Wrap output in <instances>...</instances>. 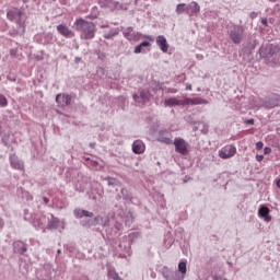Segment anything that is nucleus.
Returning a JSON list of instances; mask_svg holds the SVG:
<instances>
[{
    "label": "nucleus",
    "mask_w": 280,
    "mask_h": 280,
    "mask_svg": "<svg viewBox=\"0 0 280 280\" xmlns=\"http://www.w3.org/2000/svg\"><path fill=\"white\" fill-rule=\"evenodd\" d=\"M78 32H81V38L84 40H91L95 38V24L84 19H77L74 22Z\"/></svg>",
    "instance_id": "obj_1"
},
{
    "label": "nucleus",
    "mask_w": 280,
    "mask_h": 280,
    "mask_svg": "<svg viewBox=\"0 0 280 280\" xmlns=\"http://www.w3.org/2000/svg\"><path fill=\"white\" fill-rule=\"evenodd\" d=\"M230 38L234 45H240L242 43V39L244 38V27L241 25H235L230 31Z\"/></svg>",
    "instance_id": "obj_2"
},
{
    "label": "nucleus",
    "mask_w": 280,
    "mask_h": 280,
    "mask_svg": "<svg viewBox=\"0 0 280 280\" xmlns=\"http://www.w3.org/2000/svg\"><path fill=\"white\" fill-rule=\"evenodd\" d=\"M7 19L9 21H15L20 27L25 25V22H23V11L21 9H12L8 11Z\"/></svg>",
    "instance_id": "obj_3"
},
{
    "label": "nucleus",
    "mask_w": 280,
    "mask_h": 280,
    "mask_svg": "<svg viewBox=\"0 0 280 280\" xmlns=\"http://www.w3.org/2000/svg\"><path fill=\"white\" fill-rule=\"evenodd\" d=\"M173 145H175V152H177L178 154H182L183 156H187V154H189V149H187L188 144L185 139L175 138L173 141Z\"/></svg>",
    "instance_id": "obj_4"
},
{
    "label": "nucleus",
    "mask_w": 280,
    "mask_h": 280,
    "mask_svg": "<svg viewBox=\"0 0 280 280\" xmlns=\"http://www.w3.org/2000/svg\"><path fill=\"white\" fill-rule=\"evenodd\" d=\"M234 154H237V149L233 144H226L219 150L220 159H233Z\"/></svg>",
    "instance_id": "obj_5"
},
{
    "label": "nucleus",
    "mask_w": 280,
    "mask_h": 280,
    "mask_svg": "<svg viewBox=\"0 0 280 280\" xmlns=\"http://www.w3.org/2000/svg\"><path fill=\"white\" fill-rule=\"evenodd\" d=\"M57 32H59L61 36H65V38H73V36H75V33H73V31H71L69 26L65 24H59L57 26Z\"/></svg>",
    "instance_id": "obj_6"
},
{
    "label": "nucleus",
    "mask_w": 280,
    "mask_h": 280,
    "mask_svg": "<svg viewBox=\"0 0 280 280\" xmlns=\"http://www.w3.org/2000/svg\"><path fill=\"white\" fill-rule=\"evenodd\" d=\"M56 103L58 106L65 107L71 104V95L69 94H58L56 96Z\"/></svg>",
    "instance_id": "obj_7"
},
{
    "label": "nucleus",
    "mask_w": 280,
    "mask_h": 280,
    "mask_svg": "<svg viewBox=\"0 0 280 280\" xmlns=\"http://www.w3.org/2000/svg\"><path fill=\"white\" fill-rule=\"evenodd\" d=\"M279 51H280L279 46H275L272 44L260 48V54H265L267 56H273L275 54H279Z\"/></svg>",
    "instance_id": "obj_8"
},
{
    "label": "nucleus",
    "mask_w": 280,
    "mask_h": 280,
    "mask_svg": "<svg viewBox=\"0 0 280 280\" xmlns=\"http://www.w3.org/2000/svg\"><path fill=\"white\" fill-rule=\"evenodd\" d=\"M156 45L160 47L163 54H167V50L170 49V45L167 44V39L165 38V36L159 35L156 37Z\"/></svg>",
    "instance_id": "obj_9"
},
{
    "label": "nucleus",
    "mask_w": 280,
    "mask_h": 280,
    "mask_svg": "<svg viewBox=\"0 0 280 280\" xmlns=\"http://www.w3.org/2000/svg\"><path fill=\"white\" fill-rule=\"evenodd\" d=\"M200 12V5L198 2H191L188 7H186V14L188 16H196Z\"/></svg>",
    "instance_id": "obj_10"
},
{
    "label": "nucleus",
    "mask_w": 280,
    "mask_h": 280,
    "mask_svg": "<svg viewBox=\"0 0 280 280\" xmlns=\"http://www.w3.org/2000/svg\"><path fill=\"white\" fill-rule=\"evenodd\" d=\"M259 218H262L266 222H271L272 217H270V208L261 206L258 210Z\"/></svg>",
    "instance_id": "obj_11"
},
{
    "label": "nucleus",
    "mask_w": 280,
    "mask_h": 280,
    "mask_svg": "<svg viewBox=\"0 0 280 280\" xmlns=\"http://www.w3.org/2000/svg\"><path fill=\"white\" fill-rule=\"evenodd\" d=\"M132 151L135 154H143V152H145V144H143V141L136 140L132 144Z\"/></svg>",
    "instance_id": "obj_12"
},
{
    "label": "nucleus",
    "mask_w": 280,
    "mask_h": 280,
    "mask_svg": "<svg viewBox=\"0 0 280 280\" xmlns=\"http://www.w3.org/2000/svg\"><path fill=\"white\" fill-rule=\"evenodd\" d=\"M141 38H147V40L154 43V37L150 35H143L141 33H132L130 40L137 42V40H141Z\"/></svg>",
    "instance_id": "obj_13"
},
{
    "label": "nucleus",
    "mask_w": 280,
    "mask_h": 280,
    "mask_svg": "<svg viewBox=\"0 0 280 280\" xmlns=\"http://www.w3.org/2000/svg\"><path fill=\"white\" fill-rule=\"evenodd\" d=\"M183 101L176 97H171L164 101V106H183Z\"/></svg>",
    "instance_id": "obj_14"
},
{
    "label": "nucleus",
    "mask_w": 280,
    "mask_h": 280,
    "mask_svg": "<svg viewBox=\"0 0 280 280\" xmlns=\"http://www.w3.org/2000/svg\"><path fill=\"white\" fill-rule=\"evenodd\" d=\"M185 104H191V105H196V104H207V101L200 98V97H196V98H185L183 101V106H185Z\"/></svg>",
    "instance_id": "obj_15"
},
{
    "label": "nucleus",
    "mask_w": 280,
    "mask_h": 280,
    "mask_svg": "<svg viewBox=\"0 0 280 280\" xmlns=\"http://www.w3.org/2000/svg\"><path fill=\"white\" fill-rule=\"evenodd\" d=\"M277 106H279V98L266 101L264 104V107L268 109L277 108Z\"/></svg>",
    "instance_id": "obj_16"
},
{
    "label": "nucleus",
    "mask_w": 280,
    "mask_h": 280,
    "mask_svg": "<svg viewBox=\"0 0 280 280\" xmlns=\"http://www.w3.org/2000/svg\"><path fill=\"white\" fill-rule=\"evenodd\" d=\"M11 165L14 170H23V163L16 158H11Z\"/></svg>",
    "instance_id": "obj_17"
},
{
    "label": "nucleus",
    "mask_w": 280,
    "mask_h": 280,
    "mask_svg": "<svg viewBox=\"0 0 280 280\" xmlns=\"http://www.w3.org/2000/svg\"><path fill=\"white\" fill-rule=\"evenodd\" d=\"M143 47H150V42H142L140 45L136 46L135 54H141Z\"/></svg>",
    "instance_id": "obj_18"
},
{
    "label": "nucleus",
    "mask_w": 280,
    "mask_h": 280,
    "mask_svg": "<svg viewBox=\"0 0 280 280\" xmlns=\"http://www.w3.org/2000/svg\"><path fill=\"white\" fill-rule=\"evenodd\" d=\"M185 3L177 4L175 12L176 14H183V12H187V7H185Z\"/></svg>",
    "instance_id": "obj_19"
},
{
    "label": "nucleus",
    "mask_w": 280,
    "mask_h": 280,
    "mask_svg": "<svg viewBox=\"0 0 280 280\" xmlns=\"http://www.w3.org/2000/svg\"><path fill=\"white\" fill-rule=\"evenodd\" d=\"M178 270L182 272V275H187V262L180 261L178 264Z\"/></svg>",
    "instance_id": "obj_20"
},
{
    "label": "nucleus",
    "mask_w": 280,
    "mask_h": 280,
    "mask_svg": "<svg viewBox=\"0 0 280 280\" xmlns=\"http://www.w3.org/2000/svg\"><path fill=\"white\" fill-rule=\"evenodd\" d=\"M108 277H109V279H113V280H119V273L115 270H109Z\"/></svg>",
    "instance_id": "obj_21"
},
{
    "label": "nucleus",
    "mask_w": 280,
    "mask_h": 280,
    "mask_svg": "<svg viewBox=\"0 0 280 280\" xmlns=\"http://www.w3.org/2000/svg\"><path fill=\"white\" fill-rule=\"evenodd\" d=\"M122 34L127 40H130L132 38V27H128Z\"/></svg>",
    "instance_id": "obj_22"
},
{
    "label": "nucleus",
    "mask_w": 280,
    "mask_h": 280,
    "mask_svg": "<svg viewBox=\"0 0 280 280\" xmlns=\"http://www.w3.org/2000/svg\"><path fill=\"white\" fill-rule=\"evenodd\" d=\"M140 97H141V100H143V102H145V100H150V91L143 90V91L140 93Z\"/></svg>",
    "instance_id": "obj_23"
},
{
    "label": "nucleus",
    "mask_w": 280,
    "mask_h": 280,
    "mask_svg": "<svg viewBox=\"0 0 280 280\" xmlns=\"http://www.w3.org/2000/svg\"><path fill=\"white\" fill-rule=\"evenodd\" d=\"M159 141H161L162 143H165L166 145H172V139L170 137H160Z\"/></svg>",
    "instance_id": "obj_24"
},
{
    "label": "nucleus",
    "mask_w": 280,
    "mask_h": 280,
    "mask_svg": "<svg viewBox=\"0 0 280 280\" xmlns=\"http://www.w3.org/2000/svg\"><path fill=\"white\" fill-rule=\"evenodd\" d=\"M74 217H75V218H84V210H82V209H75V210H74Z\"/></svg>",
    "instance_id": "obj_25"
},
{
    "label": "nucleus",
    "mask_w": 280,
    "mask_h": 280,
    "mask_svg": "<svg viewBox=\"0 0 280 280\" xmlns=\"http://www.w3.org/2000/svg\"><path fill=\"white\" fill-rule=\"evenodd\" d=\"M0 106H8V98L0 94Z\"/></svg>",
    "instance_id": "obj_26"
},
{
    "label": "nucleus",
    "mask_w": 280,
    "mask_h": 280,
    "mask_svg": "<svg viewBox=\"0 0 280 280\" xmlns=\"http://www.w3.org/2000/svg\"><path fill=\"white\" fill-rule=\"evenodd\" d=\"M83 218H93V212H89L86 210H83Z\"/></svg>",
    "instance_id": "obj_27"
},
{
    "label": "nucleus",
    "mask_w": 280,
    "mask_h": 280,
    "mask_svg": "<svg viewBox=\"0 0 280 280\" xmlns=\"http://www.w3.org/2000/svg\"><path fill=\"white\" fill-rule=\"evenodd\" d=\"M262 149H264V142L258 141V142L256 143V150H262Z\"/></svg>",
    "instance_id": "obj_28"
},
{
    "label": "nucleus",
    "mask_w": 280,
    "mask_h": 280,
    "mask_svg": "<svg viewBox=\"0 0 280 280\" xmlns=\"http://www.w3.org/2000/svg\"><path fill=\"white\" fill-rule=\"evenodd\" d=\"M113 36H115V33H106L104 35V38H106L108 40V39L113 38Z\"/></svg>",
    "instance_id": "obj_29"
},
{
    "label": "nucleus",
    "mask_w": 280,
    "mask_h": 280,
    "mask_svg": "<svg viewBox=\"0 0 280 280\" xmlns=\"http://www.w3.org/2000/svg\"><path fill=\"white\" fill-rule=\"evenodd\" d=\"M270 152H272V149H270V147H266L264 149V154H270Z\"/></svg>",
    "instance_id": "obj_30"
},
{
    "label": "nucleus",
    "mask_w": 280,
    "mask_h": 280,
    "mask_svg": "<svg viewBox=\"0 0 280 280\" xmlns=\"http://www.w3.org/2000/svg\"><path fill=\"white\" fill-rule=\"evenodd\" d=\"M261 23L265 25V27H268V19L261 18Z\"/></svg>",
    "instance_id": "obj_31"
},
{
    "label": "nucleus",
    "mask_w": 280,
    "mask_h": 280,
    "mask_svg": "<svg viewBox=\"0 0 280 280\" xmlns=\"http://www.w3.org/2000/svg\"><path fill=\"white\" fill-rule=\"evenodd\" d=\"M256 161H258L259 163H261V161H264V155H256Z\"/></svg>",
    "instance_id": "obj_32"
},
{
    "label": "nucleus",
    "mask_w": 280,
    "mask_h": 280,
    "mask_svg": "<svg viewBox=\"0 0 280 280\" xmlns=\"http://www.w3.org/2000/svg\"><path fill=\"white\" fill-rule=\"evenodd\" d=\"M249 16H250V19H257V13H256V12H252V13L249 14Z\"/></svg>",
    "instance_id": "obj_33"
},
{
    "label": "nucleus",
    "mask_w": 280,
    "mask_h": 280,
    "mask_svg": "<svg viewBox=\"0 0 280 280\" xmlns=\"http://www.w3.org/2000/svg\"><path fill=\"white\" fill-rule=\"evenodd\" d=\"M246 124H249L250 126H253L255 124V119H248L246 120Z\"/></svg>",
    "instance_id": "obj_34"
},
{
    "label": "nucleus",
    "mask_w": 280,
    "mask_h": 280,
    "mask_svg": "<svg viewBox=\"0 0 280 280\" xmlns=\"http://www.w3.org/2000/svg\"><path fill=\"white\" fill-rule=\"evenodd\" d=\"M27 252V247L25 245H22V253H26Z\"/></svg>",
    "instance_id": "obj_35"
},
{
    "label": "nucleus",
    "mask_w": 280,
    "mask_h": 280,
    "mask_svg": "<svg viewBox=\"0 0 280 280\" xmlns=\"http://www.w3.org/2000/svg\"><path fill=\"white\" fill-rule=\"evenodd\" d=\"M186 91H191V84L186 85Z\"/></svg>",
    "instance_id": "obj_36"
},
{
    "label": "nucleus",
    "mask_w": 280,
    "mask_h": 280,
    "mask_svg": "<svg viewBox=\"0 0 280 280\" xmlns=\"http://www.w3.org/2000/svg\"><path fill=\"white\" fill-rule=\"evenodd\" d=\"M43 200H44L45 205H47L49 202V199L47 197H44Z\"/></svg>",
    "instance_id": "obj_37"
},
{
    "label": "nucleus",
    "mask_w": 280,
    "mask_h": 280,
    "mask_svg": "<svg viewBox=\"0 0 280 280\" xmlns=\"http://www.w3.org/2000/svg\"><path fill=\"white\" fill-rule=\"evenodd\" d=\"M277 187L280 189V178L277 180Z\"/></svg>",
    "instance_id": "obj_38"
}]
</instances>
